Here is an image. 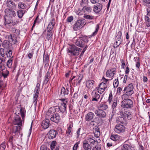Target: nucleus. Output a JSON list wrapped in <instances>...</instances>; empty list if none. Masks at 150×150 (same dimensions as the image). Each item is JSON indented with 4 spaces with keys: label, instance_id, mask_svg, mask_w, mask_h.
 Listing matches in <instances>:
<instances>
[{
    "label": "nucleus",
    "instance_id": "32",
    "mask_svg": "<svg viewBox=\"0 0 150 150\" xmlns=\"http://www.w3.org/2000/svg\"><path fill=\"white\" fill-rule=\"evenodd\" d=\"M121 150H134V147L130 145L124 144L121 147Z\"/></svg>",
    "mask_w": 150,
    "mask_h": 150
},
{
    "label": "nucleus",
    "instance_id": "53",
    "mask_svg": "<svg viewBox=\"0 0 150 150\" xmlns=\"http://www.w3.org/2000/svg\"><path fill=\"white\" fill-rule=\"evenodd\" d=\"M13 59H9L7 62V65L9 68H10L12 64Z\"/></svg>",
    "mask_w": 150,
    "mask_h": 150
},
{
    "label": "nucleus",
    "instance_id": "4",
    "mask_svg": "<svg viewBox=\"0 0 150 150\" xmlns=\"http://www.w3.org/2000/svg\"><path fill=\"white\" fill-rule=\"evenodd\" d=\"M123 100L121 103V107L124 108L131 109L133 107V102L132 100L128 98V97L121 96Z\"/></svg>",
    "mask_w": 150,
    "mask_h": 150
},
{
    "label": "nucleus",
    "instance_id": "25",
    "mask_svg": "<svg viewBox=\"0 0 150 150\" xmlns=\"http://www.w3.org/2000/svg\"><path fill=\"white\" fill-rule=\"evenodd\" d=\"M50 121L48 119H45V120H43L42 122L41 126L44 129H47L49 127Z\"/></svg>",
    "mask_w": 150,
    "mask_h": 150
},
{
    "label": "nucleus",
    "instance_id": "16",
    "mask_svg": "<svg viewBox=\"0 0 150 150\" xmlns=\"http://www.w3.org/2000/svg\"><path fill=\"white\" fill-rule=\"evenodd\" d=\"M116 68H112L108 70L106 73V76L108 78H111L112 79L116 72Z\"/></svg>",
    "mask_w": 150,
    "mask_h": 150
},
{
    "label": "nucleus",
    "instance_id": "1",
    "mask_svg": "<svg viewBox=\"0 0 150 150\" xmlns=\"http://www.w3.org/2000/svg\"><path fill=\"white\" fill-rule=\"evenodd\" d=\"M119 115L121 116H119L117 118L116 122L117 123L124 124L126 123V119L131 120L132 118L131 112L129 111H120Z\"/></svg>",
    "mask_w": 150,
    "mask_h": 150
},
{
    "label": "nucleus",
    "instance_id": "47",
    "mask_svg": "<svg viewBox=\"0 0 150 150\" xmlns=\"http://www.w3.org/2000/svg\"><path fill=\"white\" fill-rule=\"evenodd\" d=\"M117 98H116L114 99L113 100V102L112 105V107L113 111L115 109L117 105Z\"/></svg>",
    "mask_w": 150,
    "mask_h": 150
},
{
    "label": "nucleus",
    "instance_id": "37",
    "mask_svg": "<svg viewBox=\"0 0 150 150\" xmlns=\"http://www.w3.org/2000/svg\"><path fill=\"white\" fill-rule=\"evenodd\" d=\"M16 13L18 17L21 19L22 18L24 15L25 11L23 10L19 9L17 11Z\"/></svg>",
    "mask_w": 150,
    "mask_h": 150
},
{
    "label": "nucleus",
    "instance_id": "8",
    "mask_svg": "<svg viewBox=\"0 0 150 150\" xmlns=\"http://www.w3.org/2000/svg\"><path fill=\"white\" fill-rule=\"evenodd\" d=\"M86 24L85 19L78 20L73 26V28L74 31H77L83 28Z\"/></svg>",
    "mask_w": 150,
    "mask_h": 150
},
{
    "label": "nucleus",
    "instance_id": "34",
    "mask_svg": "<svg viewBox=\"0 0 150 150\" xmlns=\"http://www.w3.org/2000/svg\"><path fill=\"white\" fill-rule=\"evenodd\" d=\"M73 127V124L71 123L69 125V126L68 127L67 130L66 131V134L67 137L69 136L70 135H72V129Z\"/></svg>",
    "mask_w": 150,
    "mask_h": 150
},
{
    "label": "nucleus",
    "instance_id": "12",
    "mask_svg": "<svg viewBox=\"0 0 150 150\" xmlns=\"http://www.w3.org/2000/svg\"><path fill=\"white\" fill-rule=\"evenodd\" d=\"M50 120L56 124H58L61 121V118L59 113H57L52 114L50 116Z\"/></svg>",
    "mask_w": 150,
    "mask_h": 150
},
{
    "label": "nucleus",
    "instance_id": "24",
    "mask_svg": "<svg viewBox=\"0 0 150 150\" xmlns=\"http://www.w3.org/2000/svg\"><path fill=\"white\" fill-rule=\"evenodd\" d=\"M83 147L84 150H91V146L89 143L86 141L84 140L83 142Z\"/></svg>",
    "mask_w": 150,
    "mask_h": 150
},
{
    "label": "nucleus",
    "instance_id": "46",
    "mask_svg": "<svg viewBox=\"0 0 150 150\" xmlns=\"http://www.w3.org/2000/svg\"><path fill=\"white\" fill-rule=\"evenodd\" d=\"M38 97V96L34 94L33 96V105L34 107L35 108L36 107L37 104V98Z\"/></svg>",
    "mask_w": 150,
    "mask_h": 150
},
{
    "label": "nucleus",
    "instance_id": "41",
    "mask_svg": "<svg viewBox=\"0 0 150 150\" xmlns=\"http://www.w3.org/2000/svg\"><path fill=\"white\" fill-rule=\"evenodd\" d=\"M76 78V79H74V81H76V82L80 84L83 78V75L81 74H79L78 76H77Z\"/></svg>",
    "mask_w": 150,
    "mask_h": 150
},
{
    "label": "nucleus",
    "instance_id": "40",
    "mask_svg": "<svg viewBox=\"0 0 150 150\" xmlns=\"http://www.w3.org/2000/svg\"><path fill=\"white\" fill-rule=\"evenodd\" d=\"M27 6L24 3L22 2H19L18 4V8L19 9L24 10L26 8Z\"/></svg>",
    "mask_w": 150,
    "mask_h": 150
},
{
    "label": "nucleus",
    "instance_id": "13",
    "mask_svg": "<svg viewBox=\"0 0 150 150\" xmlns=\"http://www.w3.org/2000/svg\"><path fill=\"white\" fill-rule=\"evenodd\" d=\"M94 112L96 115L100 119L105 118L106 117V113L104 110H96Z\"/></svg>",
    "mask_w": 150,
    "mask_h": 150
},
{
    "label": "nucleus",
    "instance_id": "21",
    "mask_svg": "<svg viewBox=\"0 0 150 150\" xmlns=\"http://www.w3.org/2000/svg\"><path fill=\"white\" fill-rule=\"evenodd\" d=\"M97 106L98 108L97 110H100L105 111L108 108V105L104 103H101L98 104Z\"/></svg>",
    "mask_w": 150,
    "mask_h": 150
},
{
    "label": "nucleus",
    "instance_id": "5",
    "mask_svg": "<svg viewBox=\"0 0 150 150\" xmlns=\"http://www.w3.org/2000/svg\"><path fill=\"white\" fill-rule=\"evenodd\" d=\"M145 5L149 7L147 8V15L145 16V20L146 21V25L150 27V0H143Z\"/></svg>",
    "mask_w": 150,
    "mask_h": 150
},
{
    "label": "nucleus",
    "instance_id": "28",
    "mask_svg": "<svg viewBox=\"0 0 150 150\" xmlns=\"http://www.w3.org/2000/svg\"><path fill=\"white\" fill-rule=\"evenodd\" d=\"M59 146L56 141H52L50 145V147L52 150H53L55 148V150H59Z\"/></svg>",
    "mask_w": 150,
    "mask_h": 150
},
{
    "label": "nucleus",
    "instance_id": "18",
    "mask_svg": "<svg viewBox=\"0 0 150 150\" xmlns=\"http://www.w3.org/2000/svg\"><path fill=\"white\" fill-rule=\"evenodd\" d=\"M110 139L114 141L118 142L121 141V136L117 134H111L110 136Z\"/></svg>",
    "mask_w": 150,
    "mask_h": 150
},
{
    "label": "nucleus",
    "instance_id": "14",
    "mask_svg": "<svg viewBox=\"0 0 150 150\" xmlns=\"http://www.w3.org/2000/svg\"><path fill=\"white\" fill-rule=\"evenodd\" d=\"M125 127L122 125L117 124L114 130L115 132L117 133H123L125 130Z\"/></svg>",
    "mask_w": 150,
    "mask_h": 150
},
{
    "label": "nucleus",
    "instance_id": "26",
    "mask_svg": "<svg viewBox=\"0 0 150 150\" xmlns=\"http://www.w3.org/2000/svg\"><path fill=\"white\" fill-rule=\"evenodd\" d=\"M91 96L92 98V100L93 101H97L100 97V95L94 90L92 92Z\"/></svg>",
    "mask_w": 150,
    "mask_h": 150
},
{
    "label": "nucleus",
    "instance_id": "51",
    "mask_svg": "<svg viewBox=\"0 0 150 150\" xmlns=\"http://www.w3.org/2000/svg\"><path fill=\"white\" fill-rule=\"evenodd\" d=\"M121 43V42L118 41V40H116L115 42L114 43L113 47L115 48L118 47Z\"/></svg>",
    "mask_w": 150,
    "mask_h": 150
},
{
    "label": "nucleus",
    "instance_id": "20",
    "mask_svg": "<svg viewBox=\"0 0 150 150\" xmlns=\"http://www.w3.org/2000/svg\"><path fill=\"white\" fill-rule=\"evenodd\" d=\"M43 62L45 64V67H48L50 62L49 56L47 54H45V52L43 54Z\"/></svg>",
    "mask_w": 150,
    "mask_h": 150
},
{
    "label": "nucleus",
    "instance_id": "27",
    "mask_svg": "<svg viewBox=\"0 0 150 150\" xmlns=\"http://www.w3.org/2000/svg\"><path fill=\"white\" fill-rule=\"evenodd\" d=\"M102 8V4L100 3H98L94 7L93 10L95 12L97 13L101 11Z\"/></svg>",
    "mask_w": 150,
    "mask_h": 150
},
{
    "label": "nucleus",
    "instance_id": "57",
    "mask_svg": "<svg viewBox=\"0 0 150 150\" xmlns=\"http://www.w3.org/2000/svg\"><path fill=\"white\" fill-rule=\"evenodd\" d=\"M88 0H82L81 2V5L83 6L84 4H88Z\"/></svg>",
    "mask_w": 150,
    "mask_h": 150
},
{
    "label": "nucleus",
    "instance_id": "17",
    "mask_svg": "<svg viewBox=\"0 0 150 150\" xmlns=\"http://www.w3.org/2000/svg\"><path fill=\"white\" fill-rule=\"evenodd\" d=\"M8 38L9 42H11V44H15L17 42V37L14 34L8 35Z\"/></svg>",
    "mask_w": 150,
    "mask_h": 150
},
{
    "label": "nucleus",
    "instance_id": "45",
    "mask_svg": "<svg viewBox=\"0 0 150 150\" xmlns=\"http://www.w3.org/2000/svg\"><path fill=\"white\" fill-rule=\"evenodd\" d=\"M40 23V21L39 20V16H38L36 17V18L35 19V20L32 26V27L31 28V30H33V28L35 26V25L36 24H39Z\"/></svg>",
    "mask_w": 150,
    "mask_h": 150
},
{
    "label": "nucleus",
    "instance_id": "55",
    "mask_svg": "<svg viewBox=\"0 0 150 150\" xmlns=\"http://www.w3.org/2000/svg\"><path fill=\"white\" fill-rule=\"evenodd\" d=\"M119 84L118 80V79H116L113 82V86L114 88H117Z\"/></svg>",
    "mask_w": 150,
    "mask_h": 150
},
{
    "label": "nucleus",
    "instance_id": "44",
    "mask_svg": "<svg viewBox=\"0 0 150 150\" xmlns=\"http://www.w3.org/2000/svg\"><path fill=\"white\" fill-rule=\"evenodd\" d=\"M107 88V87L102 86V87L99 86L98 88V92L100 93H103L105 89Z\"/></svg>",
    "mask_w": 150,
    "mask_h": 150
},
{
    "label": "nucleus",
    "instance_id": "60",
    "mask_svg": "<svg viewBox=\"0 0 150 150\" xmlns=\"http://www.w3.org/2000/svg\"><path fill=\"white\" fill-rule=\"evenodd\" d=\"M81 130V128H78L77 132H76V138L77 139H78L79 137L80 134Z\"/></svg>",
    "mask_w": 150,
    "mask_h": 150
},
{
    "label": "nucleus",
    "instance_id": "52",
    "mask_svg": "<svg viewBox=\"0 0 150 150\" xmlns=\"http://www.w3.org/2000/svg\"><path fill=\"white\" fill-rule=\"evenodd\" d=\"M135 58L136 59H137V62L136 63V67L138 69H139L140 66V62L139 60V58L134 57V59H135Z\"/></svg>",
    "mask_w": 150,
    "mask_h": 150
},
{
    "label": "nucleus",
    "instance_id": "9",
    "mask_svg": "<svg viewBox=\"0 0 150 150\" xmlns=\"http://www.w3.org/2000/svg\"><path fill=\"white\" fill-rule=\"evenodd\" d=\"M86 140L88 143H89L90 144L93 145L98 144L100 143L101 140L100 138L96 139L93 136L91 135H86L85 137Z\"/></svg>",
    "mask_w": 150,
    "mask_h": 150
},
{
    "label": "nucleus",
    "instance_id": "54",
    "mask_svg": "<svg viewBox=\"0 0 150 150\" xmlns=\"http://www.w3.org/2000/svg\"><path fill=\"white\" fill-rule=\"evenodd\" d=\"M6 54L8 57H11L12 55V51L10 49H8L6 52Z\"/></svg>",
    "mask_w": 150,
    "mask_h": 150
},
{
    "label": "nucleus",
    "instance_id": "19",
    "mask_svg": "<svg viewBox=\"0 0 150 150\" xmlns=\"http://www.w3.org/2000/svg\"><path fill=\"white\" fill-rule=\"evenodd\" d=\"M6 4L8 8L13 9L16 8V7L15 3L11 0H7L6 2Z\"/></svg>",
    "mask_w": 150,
    "mask_h": 150
},
{
    "label": "nucleus",
    "instance_id": "58",
    "mask_svg": "<svg viewBox=\"0 0 150 150\" xmlns=\"http://www.w3.org/2000/svg\"><path fill=\"white\" fill-rule=\"evenodd\" d=\"M88 45H86L85 47L83 48V50L81 52V53L79 57L80 58L83 55V54L84 52H85L87 48L88 47Z\"/></svg>",
    "mask_w": 150,
    "mask_h": 150
},
{
    "label": "nucleus",
    "instance_id": "22",
    "mask_svg": "<svg viewBox=\"0 0 150 150\" xmlns=\"http://www.w3.org/2000/svg\"><path fill=\"white\" fill-rule=\"evenodd\" d=\"M69 88L66 87L65 88L64 87H63L61 88V93L60 95L61 96H66L67 95L69 94Z\"/></svg>",
    "mask_w": 150,
    "mask_h": 150
},
{
    "label": "nucleus",
    "instance_id": "31",
    "mask_svg": "<svg viewBox=\"0 0 150 150\" xmlns=\"http://www.w3.org/2000/svg\"><path fill=\"white\" fill-rule=\"evenodd\" d=\"M13 123L15 125H17L18 126H20L22 125V122L20 117L17 116L15 117Z\"/></svg>",
    "mask_w": 150,
    "mask_h": 150
},
{
    "label": "nucleus",
    "instance_id": "42",
    "mask_svg": "<svg viewBox=\"0 0 150 150\" xmlns=\"http://www.w3.org/2000/svg\"><path fill=\"white\" fill-rule=\"evenodd\" d=\"M45 78L44 81L43 83L44 84H46L47 83L48 81L50 79V74L49 72H47L45 76Z\"/></svg>",
    "mask_w": 150,
    "mask_h": 150
},
{
    "label": "nucleus",
    "instance_id": "48",
    "mask_svg": "<svg viewBox=\"0 0 150 150\" xmlns=\"http://www.w3.org/2000/svg\"><path fill=\"white\" fill-rule=\"evenodd\" d=\"M78 96L77 93H75L71 98L72 101L73 102H76L78 100Z\"/></svg>",
    "mask_w": 150,
    "mask_h": 150
},
{
    "label": "nucleus",
    "instance_id": "2",
    "mask_svg": "<svg viewBox=\"0 0 150 150\" xmlns=\"http://www.w3.org/2000/svg\"><path fill=\"white\" fill-rule=\"evenodd\" d=\"M5 15L4 16V20L5 22L4 23L6 24H11V22L10 21L8 20V17L12 18L16 16V12L10 8H6L4 10Z\"/></svg>",
    "mask_w": 150,
    "mask_h": 150
},
{
    "label": "nucleus",
    "instance_id": "29",
    "mask_svg": "<svg viewBox=\"0 0 150 150\" xmlns=\"http://www.w3.org/2000/svg\"><path fill=\"white\" fill-rule=\"evenodd\" d=\"M93 132L95 137L96 139L100 138L99 136L100 135V128L98 126H96L95 127V128L94 129Z\"/></svg>",
    "mask_w": 150,
    "mask_h": 150
},
{
    "label": "nucleus",
    "instance_id": "15",
    "mask_svg": "<svg viewBox=\"0 0 150 150\" xmlns=\"http://www.w3.org/2000/svg\"><path fill=\"white\" fill-rule=\"evenodd\" d=\"M58 132L54 129H51L48 132L47 135L50 139H52L55 138L58 134Z\"/></svg>",
    "mask_w": 150,
    "mask_h": 150
},
{
    "label": "nucleus",
    "instance_id": "43",
    "mask_svg": "<svg viewBox=\"0 0 150 150\" xmlns=\"http://www.w3.org/2000/svg\"><path fill=\"white\" fill-rule=\"evenodd\" d=\"M122 35V33L121 31H119L116 35L115 38V40H118V41L121 42L122 38L121 36Z\"/></svg>",
    "mask_w": 150,
    "mask_h": 150
},
{
    "label": "nucleus",
    "instance_id": "49",
    "mask_svg": "<svg viewBox=\"0 0 150 150\" xmlns=\"http://www.w3.org/2000/svg\"><path fill=\"white\" fill-rule=\"evenodd\" d=\"M83 17L87 19L92 20L94 19V17L92 16L85 14L84 15Z\"/></svg>",
    "mask_w": 150,
    "mask_h": 150
},
{
    "label": "nucleus",
    "instance_id": "35",
    "mask_svg": "<svg viewBox=\"0 0 150 150\" xmlns=\"http://www.w3.org/2000/svg\"><path fill=\"white\" fill-rule=\"evenodd\" d=\"M59 108L58 106L51 107L48 110V112L51 113L58 112Z\"/></svg>",
    "mask_w": 150,
    "mask_h": 150
},
{
    "label": "nucleus",
    "instance_id": "30",
    "mask_svg": "<svg viewBox=\"0 0 150 150\" xmlns=\"http://www.w3.org/2000/svg\"><path fill=\"white\" fill-rule=\"evenodd\" d=\"M3 47L7 49H11L12 46L10 44V42L7 40H5L2 43Z\"/></svg>",
    "mask_w": 150,
    "mask_h": 150
},
{
    "label": "nucleus",
    "instance_id": "3",
    "mask_svg": "<svg viewBox=\"0 0 150 150\" xmlns=\"http://www.w3.org/2000/svg\"><path fill=\"white\" fill-rule=\"evenodd\" d=\"M88 41L87 36L81 35L75 40L74 43L78 47L81 48H84L86 45V44L88 42Z\"/></svg>",
    "mask_w": 150,
    "mask_h": 150
},
{
    "label": "nucleus",
    "instance_id": "11",
    "mask_svg": "<svg viewBox=\"0 0 150 150\" xmlns=\"http://www.w3.org/2000/svg\"><path fill=\"white\" fill-rule=\"evenodd\" d=\"M95 116V115L94 113L92 112H89L85 115V120L87 122L91 121V124L93 125H94L95 124H94V121L92 120H93Z\"/></svg>",
    "mask_w": 150,
    "mask_h": 150
},
{
    "label": "nucleus",
    "instance_id": "59",
    "mask_svg": "<svg viewBox=\"0 0 150 150\" xmlns=\"http://www.w3.org/2000/svg\"><path fill=\"white\" fill-rule=\"evenodd\" d=\"M20 112L21 113V115L22 117L23 118L25 116L24 114V110L23 109H22L21 108L20 110Z\"/></svg>",
    "mask_w": 150,
    "mask_h": 150
},
{
    "label": "nucleus",
    "instance_id": "39",
    "mask_svg": "<svg viewBox=\"0 0 150 150\" xmlns=\"http://www.w3.org/2000/svg\"><path fill=\"white\" fill-rule=\"evenodd\" d=\"M82 10L85 13H91L92 10L91 7L85 6L83 7Z\"/></svg>",
    "mask_w": 150,
    "mask_h": 150
},
{
    "label": "nucleus",
    "instance_id": "63",
    "mask_svg": "<svg viewBox=\"0 0 150 150\" xmlns=\"http://www.w3.org/2000/svg\"><path fill=\"white\" fill-rule=\"evenodd\" d=\"M76 14L79 15H81L82 13V10L80 8L78 9V10L76 11Z\"/></svg>",
    "mask_w": 150,
    "mask_h": 150
},
{
    "label": "nucleus",
    "instance_id": "38",
    "mask_svg": "<svg viewBox=\"0 0 150 150\" xmlns=\"http://www.w3.org/2000/svg\"><path fill=\"white\" fill-rule=\"evenodd\" d=\"M21 129V128L20 126H14L13 129V133L16 134V133L19 132V131Z\"/></svg>",
    "mask_w": 150,
    "mask_h": 150
},
{
    "label": "nucleus",
    "instance_id": "62",
    "mask_svg": "<svg viewBox=\"0 0 150 150\" xmlns=\"http://www.w3.org/2000/svg\"><path fill=\"white\" fill-rule=\"evenodd\" d=\"M73 20V17L71 16L68 17L67 19V21L68 22H71Z\"/></svg>",
    "mask_w": 150,
    "mask_h": 150
},
{
    "label": "nucleus",
    "instance_id": "61",
    "mask_svg": "<svg viewBox=\"0 0 150 150\" xmlns=\"http://www.w3.org/2000/svg\"><path fill=\"white\" fill-rule=\"evenodd\" d=\"M112 98V95L111 92L110 93L109 95L108 98V102L109 103L111 102Z\"/></svg>",
    "mask_w": 150,
    "mask_h": 150
},
{
    "label": "nucleus",
    "instance_id": "36",
    "mask_svg": "<svg viewBox=\"0 0 150 150\" xmlns=\"http://www.w3.org/2000/svg\"><path fill=\"white\" fill-rule=\"evenodd\" d=\"M53 34V33L51 31L47 30V33L45 36L46 39L48 40H52Z\"/></svg>",
    "mask_w": 150,
    "mask_h": 150
},
{
    "label": "nucleus",
    "instance_id": "7",
    "mask_svg": "<svg viewBox=\"0 0 150 150\" xmlns=\"http://www.w3.org/2000/svg\"><path fill=\"white\" fill-rule=\"evenodd\" d=\"M82 49L76 47L74 45H70L68 48V52L70 53L72 56H78L79 54V51Z\"/></svg>",
    "mask_w": 150,
    "mask_h": 150
},
{
    "label": "nucleus",
    "instance_id": "10",
    "mask_svg": "<svg viewBox=\"0 0 150 150\" xmlns=\"http://www.w3.org/2000/svg\"><path fill=\"white\" fill-rule=\"evenodd\" d=\"M62 103H61V105L59 106H58L59 108L58 112L60 111V112H64L66 111L67 108V103L68 100L67 99L61 98L60 99Z\"/></svg>",
    "mask_w": 150,
    "mask_h": 150
},
{
    "label": "nucleus",
    "instance_id": "33",
    "mask_svg": "<svg viewBox=\"0 0 150 150\" xmlns=\"http://www.w3.org/2000/svg\"><path fill=\"white\" fill-rule=\"evenodd\" d=\"M55 20L54 19L52 20L51 22L49 23L47 28V30L51 31L55 25Z\"/></svg>",
    "mask_w": 150,
    "mask_h": 150
},
{
    "label": "nucleus",
    "instance_id": "64",
    "mask_svg": "<svg viewBox=\"0 0 150 150\" xmlns=\"http://www.w3.org/2000/svg\"><path fill=\"white\" fill-rule=\"evenodd\" d=\"M6 146L4 143L1 144L0 145V150H4Z\"/></svg>",
    "mask_w": 150,
    "mask_h": 150
},
{
    "label": "nucleus",
    "instance_id": "23",
    "mask_svg": "<svg viewBox=\"0 0 150 150\" xmlns=\"http://www.w3.org/2000/svg\"><path fill=\"white\" fill-rule=\"evenodd\" d=\"M95 81L93 80H89L86 81V84L87 88L88 89H91L93 88Z\"/></svg>",
    "mask_w": 150,
    "mask_h": 150
},
{
    "label": "nucleus",
    "instance_id": "50",
    "mask_svg": "<svg viewBox=\"0 0 150 150\" xmlns=\"http://www.w3.org/2000/svg\"><path fill=\"white\" fill-rule=\"evenodd\" d=\"M96 145L93 147L92 150H101V147L100 145L96 144Z\"/></svg>",
    "mask_w": 150,
    "mask_h": 150
},
{
    "label": "nucleus",
    "instance_id": "6",
    "mask_svg": "<svg viewBox=\"0 0 150 150\" xmlns=\"http://www.w3.org/2000/svg\"><path fill=\"white\" fill-rule=\"evenodd\" d=\"M134 86L132 83L128 84L125 87L123 90L124 94L122 96L123 98L124 97H128L130 96L134 93L133 91Z\"/></svg>",
    "mask_w": 150,
    "mask_h": 150
},
{
    "label": "nucleus",
    "instance_id": "56",
    "mask_svg": "<svg viewBox=\"0 0 150 150\" xmlns=\"http://www.w3.org/2000/svg\"><path fill=\"white\" fill-rule=\"evenodd\" d=\"M99 25L98 24L97 25L95 31L93 33L92 36H94L97 34L99 29Z\"/></svg>",
    "mask_w": 150,
    "mask_h": 150
}]
</instances>
